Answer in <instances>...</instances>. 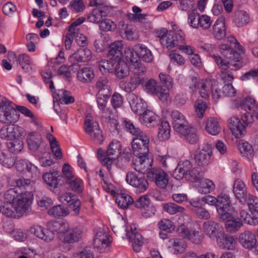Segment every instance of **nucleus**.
I'll use <instances>...</instances> for the list:
<instances>
[{
  "label": "nucleus",
  "mask_w": 258,
  "mask_h": 258,
  "mask_svg": "<svg viewBox=\"0 0 258 258\" xmlns=\"http://www.w3.org/2000/svg\"><path fill=\"white\" fill-rule=\"evenodd\" d=\"M123 43L122 41H116L111 43L109 46V50L107 56L112 60H119L123 55Z\"/></svg>",
  "instance_id": "bb28decb"
},
{
  "label": "nucleus",
  "mask_w": 258,
  "mask_h": 258,
  "mask_svg": "<svg viewBox=\"0 0 258 258\" xmlns=\"http://www.w3.org/2000/svg\"><path fill=\"white\" fill-rule=\"evenodd\" d=\"M219 50L221 54L226 59H223L220 56L215 54H211L210 56L221 69H230L235 71L242 67L241 57L238 52L233 50L232 46L223 44L220 45Z\"/></svg>",
  "instance_id": "f257e3e1"
},
{
  "label": "nucleus",
  "mask_w": 258,
  "mask_h": 258,
  "mask_svg": "<svg viewBox=\"0 0 258 258\" xmlns=\"http://www.w3.org/2000/svg\"><path fill=\"white\" fill-rule=\"evenodd\" d=\"M125 180L127 183L136 188L139 192H144L149 186L147 180L142 175H138L133 171L126 173Z\"/></svg>",
  "instance_id": "9b49d317"
},
{
  "label": "nucleus",
  "mask_w": 258,
  "mask_h": 258,
  "mask_svg": "<svg viewBox=\"0 0 258 258\" xmlns=\"http://www.w3.org/2000/svg\"><path fill=\"white\" fill-rule=\"evenodd\" d=\"M48 214L54 217H64L69 215V212L64 207L57 205L49 210Z\"/></svg>",
  "instance_id": "603ef678"
},
{
  "label": "nucleus",
  "mask_w": 258,
  "mask_h": 258,
  "mask_svg": "<svg viewBox=\"0 0 258 258\" xmlns=\"http://www.w3.org/2000/svg\"><path fill=\"white\" fill-rule=\"evenodd\" d=\"M116 202L119 207L122 209H125L134 203V200L129 195L122 194L117 197Z\"/></svg>",
  "instance_id": "de8ad7c7"
},
{
  "label": "nucleus",
  "mask_w": 258,
  "mask_h": 258,
  "mask_svg": "<svg viewBox=\"0 0 258 258\" xmlns=\"http://www.w3.org/2000/svg\"><path fill=\"white\" fill-rule=\"evenodd\" d=\"M149 137L144 132L135 136L132 146L135 156L146 155L149 153Z\"/></svg>",
  "instance_id": "423d86ee"
},
{
  "label": "nucleus",
  "mask_w": 258,
  "mask_h": 258,
  "mask_svg": "<svg viewBox=\"0 0 258 258\" xmlns=\"http://www.w3.org/2000/svg\"><path fill=\"white\" fill-rule=\"evenodd\" d=\"M204 233L212 240L216 241L224 233L223 227L217 222L208 220L205 222L203 225Z\"/></svg>",
  "instance_id": "4468645a"
},
{
  "label": "nucleus",
  "mask_w": 258,
  "mask_h": 258,
  "mask_svg": "<svg viewBox=\"0 0 258 258\" xmlns=\"http://www.w3.org/2000/svg\"><path fill=\"white\" fill-rule=\"evenodd\" d=\"M225 226L227 232L230 233H234L239 230L242 226L243 223L240 220H238L237 218L233 217L231 214V217L225 220Z\"/></svg>",
  "instance_id": "58836bf2"
},
{
  "label": "nucleus",
  "mask_w": 258,
  "mask_h": 258,
  "mask_svg": "<svg viewBox=\"0 0 258 258\" xmlns=\"http://www.w3.org/2000/svg\"><path fill=\"white\" fill-rule=\"evenodd\" d=\"M238 240L243 247L247 249L253 248L256 243L255 235L249 231H245L240 233Z\"/></svg>",
  "instance_id": "393cba45"
},
{
  "label": "nucleus",
  "mask_w": 258,
  "mask_h": 258,
  "mask_svg": "<svg viewBox=\"0 0 258 258\" xmlns=\"http://www.w3.org/2000/svg\"><path fill=\"white\" fill-rule=\"evenodd\" d=\"M115 74L119 79L125 78L129 75L127 63L123 61H118L115 68Z\"/></svg>",
  "instance_id": "c03bdc74"
},
{
  "label": "nucleus",
  "mask_w": 258,
  "mask_h": 258,
  "mask_svg": "<svg viewBox=\"0 0 258 258\" xmlns=\"http://www.w3.org/2000/svg\"><path fill=\"white\" fill-rule=\"evenodd\" d=\"M130 104L133 111L138 115H142L147 110L145 104L142 103L141 99L136 98V101L133 100Z\"/></svg>",
  "instance_id": "3c124183"
},
{
  "label": "nucleus",
  "mask_w": 258,
  "mask_h": 258,
  "mask_svg": "<svg viewBox=\"0 0 258 258\" xmlns=\"http://www.w3.org/2000/svg\"><path fill=\"white\" fill-rule=\"evenodd\" d=\"M240 107L245 111L254 112L257 108L256 101L251 97H247L241 102Z\"/></svg>",
  "instance_id": "49530a36"
},
{
  "label": "nucleus",
  "mask_w": 258,
  "mask_h": 258,
  "mask_svg": "<svg viewBox=\"0 0 258 258\" xmlns=\"http://www.w3.org/2000/svg\"><path fill=\"white\" fill-rule=\"evenodd\" d=\"M75 35V29L73 28V25H71L69 29L68 32L66 36L64 44L66 49H70Z\"/></svg>",
  "instance_id": "69168bd1"
},
{
  "label": "nucleus",
  "mask_w": 258,
  "mask_h": 258,
  "mask_svg": "<svg viewBox=\"0 0 258 258\" xmlns=\"http://www.w3.org/2000/svg\"><path fill=\"white\" fill-rule=\"evenodd\" d=\"M234 21L237 27H242L249 23V17L246 12L238 11L235 14Z\"/></svg>",
  "instance_id": "a18cd8bd"
},
{
  "label": "nucleus",
  "mask_w": 258,
  "mask_h": 258,
  "mask_svg": "<svg viewBox=\"0 0 258 258\" xmlns=\"http://www.w3.org/2000/svg\"><path fill=\"white\" fill-rule=\"evenodd\" d=\"M158 227L162 231L171 232L174 229L173 222L168 219H162L158 222Z\"/></svg>",
  "instance_id": "e2e57ef3"
},
{
  "label": "nucleus",
  "mask_w": 258,
  "mask_h": 258,
  "mask_svg": "<svg viewBox=\"0 0 258 258\" xmlns=\"http://www.w3.org/2000/svg\"><path fill=\"white\" fill-rule=\"evenodd\" d=\"M126 236L132 242L134 250L137 252L140 251L144 243L143 238L140 233L136 232V228L135 226H134V227L131 226V230L127 231Z\"/></svg>",
  "instance_id": "5701e85b"
},
{
  "label": "nucleus",
  "mask_w": 258,
  "mask_h": 258,
  "mask_svg": "<svg viewBox=\"0 0 258 258\" xmlns=\"http://www.w3.org/2000/svg\"><path fill=\"white\" fill-rule=\"evenodd\" d=\"M67 224V223L52 221L48 223L47 227L50 231L53 233V236L55 233H56L59 238V236L64 232Z\"/></svg>",
  "instance_id": "37998d69"
},
{
  "label": "nucleus",
  "mask_w": 258,
  "mask_h": 258,
  "mask_svg": "<svg viewBox=\"0 0 258 258\" xmlns=\"http://www.w3.org/2000/svg\"><path fill=\"white\" fill-rule=\"evenodd\" d=\"M148 178L154 182L160 188H164L169 182L167 173L160 168L154 167L148 173Z\"/></svg>",
  "instance_id": "ddd939ff"
},
{
  "label": "nucleus",
  "mask_w": 258,
  "mask_h": 258,
  "mask_svg": "<svg viewBox=\"0 0 258 258\" xmlns=\"http://www.w3.org/2000/svg\"><path fill=\"white\" fill-rule=\"evenodd\" d=\"M253 117L258 119V112L254 113L253 112L246 111L242 115L241 119L243 123L247 126L253 122Z\"/></svg>",
  "instance_id": "338daca9"
},
{
  "label": "nucleus",
  "mask_w": 258,
  "mask_h": 258,
  "mask_svg": "<svg viewBox=\"0 0 258 258\" xmlns=\"http://www.w3.org/2000/svg\"><path fill=\"white\" fill-rule=\"evenodd\" d=\"M184 33L180 30L176 33L170 32L166 37L162 38L161 44L163 47L171 49L180 43L184 44Z\"/></svg>",
  "instance_id": "2eb2a0df"
},
{
  "label": "nucleus",
  "mask_w": 258,
  "mask_h": 258,
  "mask_svg": "<svg viewBox=\"0 0 258 258\" xmlns=\"http://www.w3.org/2000/svg\"><path fill=\"white\" fill-rule=\"evenodd\" d=\"M70 188L77 193H81L84 190V183L83 180L79 178L75 177L69 182Z\"/></svg>",
  "instance_id": "5fc2aeb1"
},
{
  "label": "nucleus",
  "mask_w": 258,
  "mask_h": 258,
  "mask_svg": "<svg viewBox=\"0 0 258 258\" xmlns=\"http://www.w3.org/2000/svg\"><path fill=\"white\" fill-rule=\"evenodd\" d=\"M213 34L215 38L221 40L226 36L225 21L223 17L218 18L213 26Z\"/></svg>",
  "instance_id": "2f4dec72"
},
{
  "label": "nucleus",
  "mask_w": 258,
  "mask_h": 258,
  "mask_svg": "<svg viewBox=\"0 0 258 258\" xmlns=\"http://www.w3.org/2000/svg\"><path fill=\"white\" fill-rule=\"evenodd\" d=\"M58 96H59L60 100L62 101L66 104H69L75 101V99L70 91L61 90L59 91Z\"/></svg>",
  "instance_id": "052dcab7"
},
{
  "label": "nucleus",
  "mask_w": 258,
  "mask_h": 258,
  "mask_svg": "<svg viewBox=\"0 0 258 258\" xmlns=\"http://www.w3.org/2000/svg\"><path fill=\"white\" fill-rule=\"evenodd\" d=\"M143 123L148 127H154L160 122L159 117L151 110H147L142 115Z\"/></svg>",
  "instance_id": "f704fd0d"
},
{
  "label": "nucleus",
  "mask_w": 258,
  "mask_h": 258,
  "mask_svg": "<svg viewBox=\"0 0 258 258\" xmlns=\"http://www.w3.org/2000/svg\"><path fill=\"white\" fill-rule=\"evenodd\" d=\"M216 210L220 220L224 221L231 217L228 212L231 206L230 198L228 195L221 192L217 197Z\"/></svg>",
  "instance_id": "39448f33"
},
{
  "label": "nucleus",
  "mask_w": 258,
  "mask_h": 258,
  "mask_svg": "<svg viewBox=\"0 0 258 258\" xmlns=\"http://www.w3.org/2000/svg\"><path fill=\"white\" fill-rule=\"evenodd\" d=\"M84 130L95 144L100 145L103 143L104 137L102 131L97 122L87 116L84 123Z\"/></svg>",
  "instance_id": "20e7f679"
},
{
  "label": "nucleus",
  "mask_w": 258,
  "mask_h": 258,
  "mask_svg": "<svg viewBox=\"0 0 258 258\" xmlns=\"http://www.w3.org/2000/svg\"><path fill=\"white\" fill-rule=\"evenodd\" d=\"M136 158L133 159V167L135 170L139 172L146 174L148 176V173L152 170L153 159L148 157V154L146 155L141 154L139 156H135Z\"/></svg>",
  "instance_id": "f8f14e48"
},
{
  "label": "nucleus",
  "mask_w": 258,
  "mask_h": 258,
  "mask_svg": "<svg viewBox=\"0 0 258 258\" xmlns=\"http://www.w3.org/2000/svg\"><path fill=\"white\" fill-rule=\"evenodd\" d=\"M134 50L139 55L140 58L143 61L150 62L153 59V56L151 51L145 45L143 44L136 45Z\"/></svg>",
  "instance_id": "c9c22d12"
},
{
  "label": "nucleus",
  "mask_w": 258,
  "mask_h": 258,
  "mask_svg": "<svg viewBox=\"0 0 258 258\" xmlns=\"http://www.w3.org/2000/svg\"><path fill=\"white\" fill-rule=\"evenodd\" d=\"M228 126L236 138H241L246 133V126L236 116L231 117L228 120Z\"/></svg>",
  "instance_id": "412c9836"
},
{
  "label": "nucleus",
  "mask_w": 258,
  "mask_h": 258,
  "mask_svg": "<svg viewBox=\"0 0 258 258\" xmlns=\"http://www.w3.org/2000/svg\"><path fill=\"white\" fill-rule=\"evenodd\" d=\"M205 130L211 135H218L221 130L218 119L214 117L208 118L205 121Z\"/></svg>",
  "instance_id": "7c9ffc66"
},
{
  "label": "nucleus",
  "mask_w": 258,
  "mask_h": 258,
  "mask_svg": "<svg viewBox=\"0 0 258 258\" xmlns=\"http://www.w3.org/2000/svg\"><path fill=\"white\" fill-rule=\"evenodd\" d=\"M1 212L3 215L8 217L16 218L18 217V213L15 211L13 204H6L1 207Z\"/></svg>",
  "instance_id": "6e6d98bb"
},
{
  "label": "nucleus",
  "mask_w": 258,
  "mask_h": 258,
  "mask_svg": "<svg viewBox=\"0 0 258 258\" xmlns=\"http://www.w3.org/2000/svg\"><path fill=\"white\" fill-rule=\"evenodd\" d=\"M34 185L35 182L30 179L21 177L15 179L13 185L19 188L20 189L26 190L25 191H30V194H32L35 190Z\"/></svg>",
  "instance_id": "473e14b6"
},
{
  "label": "nucleus",
  "mask_w": 258,
  "mask_h": 258,
  "mask_svg": "<svg viewBox=\"0 0 258 258\" xmlns=\"http://www.w3.org/2000/svg\"><path fill=\"white\" fill-rule=\"evenodd\" d=\"M20 114L12 105L6 101L0 102V122L3 123L16 122L19 119Z\"/></svg>",
  "instance_id": "7ed1b4c3"
},
{
  "label": "nucleus",
  "mask_w": 258,
  "mask_h": 258,
  "mask_svg": "<svg viewBox=\"0 0 258 258\" xmlns=\"http://www.w3.org/2000/svg\"><path fill=\"white\" fill-rule=\"evenodd\" d=\"M58 177V172L56 170H53L52 172L45 173L43 175L44 182L49 186L54 188L57 187Z\"/></svg>",
  "instance_id": "79ce46f5"
},
{
  "label": "nucleus",
  "mask_w": 258,
  "mask_h": 258,
  "mask_svg": "<svg viewBox=\"0 0 258 258\" xmlns=\"http://www.w3.org/2000/svg\"><path fill=\"white\" fill-rule=\"evenodd\" d=\"M99 28L104 31H113L116 29V26L111 20L106 19L100 22Z\"/></svg>",
  "instance_id": "0e129e2a"
},
{
  "label": "nucleus",
  "mask_w": 258,
  "mask_h": 258,
  "mask_svg": "<svg viewBox=\"0 0 258 258\" xmlns=\"http://www.w3.org/2000/svg\"><path fill=\"white\" fill-rule=\"evenodd\" d=\"M191 164L188 160L180 162L175 169L173 175L175 178L178 180L182 179L185 175L189 174L194 179V176L197 175L194 169L191 170Z\"/></svg>",
  "instance_id": "6ab92c4d"
},
{
  "label": "nucleus",
  "mask_w": 258,
  "mask_h": 258,
  "mask_svg": "<svg viewBox=\"0 0 258 258\" xmlns=\"http://www.w3.org/2000/svg\"><path fill=\"white\" fill-rule=\"evenodd\" d=\"M24 134V128L18 125H9L3 127L0 130V138L7 140L19 139Z\"/></svg>",
  "instance_id": "dca6fc26"
},
{
  "label": "nucleus",
  "mask_w": 258,
  "mask_h": 258,
  "mask_svg": "<svg viewBox=\"0 0 258 258\" xmlns=\"http://www.w3.org/2000/svg\"><path fill=\"white\" fill-rule=\"evenodd\" d=\"M124 56L126 61L132 65H139L140 57L134 49L126 48L124 50Z\"/></svg>",
  "instance_id": "09e8293b"
},
{
  "label": "nucleus",
  "mask_w": 258,
  "mask_h": 258,
  "mask_svg": "<svg viewBox=\"0 0 258 258\" xmlns=\"http://www.w3.org/2000/svg\"><path fill=\"white\" fill-rule=\"evenodd\" d=\"M33 194L30 191L22 192L16 198L13 204L15 211L18 217L22 216L24 214L27 213L31 209L30 204Z\"/></svg>",
  "instance_id": "0eeeda50"
},
{
  "label": "nucleus",
  "mask_w": 258,
  "mask_h": 258,
  "mask_svg": "<svg viewBox=\"0 0 258 258\" xmlns=\"http://www.w3.org/2000/svg\"><path fill=\"white\" fill-rule=\"evenodd\" d=\"M192 83L195 91L198 90L199 93L203 98L208 99L211 93L212 85L215 83V80L205 79L197 82L196 79H193Z\"/></svg>",
  "instance_id": "a211bd4d"
},
{
  "label": "nucleus",
  "mask_w": 258,
  "mask_h": 258,
  "mask_svg": "<svg viewBox=\"0 0 258 258\" xmlns=\"http://www.w3.org/2000/svg\"><path fill=\"white\" fill-rule=\"evenodd\" d=\"M183 130V132H179L178 133L184 136L188 142L190 144H194L198 142L199 136L196 128L189 124L187 127H185Z\"/></svg>",
  "instance_id": "72a5a7b5"
},
{
  "label": "nucleus",
  "mask_w": 258,
  "mask_h": 258,
  "mask_svg": "<svg viewBox=\"0 0 258 258\" xmlns=\"http://www.w3.org/2000/svg\"><path fill=\"white\" fill-rule=\"evenodd\" d=\"M233 191L235 197L240 202L247 199V189L245 183L240 179L235 180L233 186Z\"/></svg>",
  "instance_id": "c85d7f7f"
},
{
  "label": "nucleus",
  "mask_w": 258,
  "mask_h": 258,
  "mask_svg": "<svg viewBox=\"0 0 258 258\" xmlns=\"http://www.w3.org/2000/svg\"><path fill=\"white\" fill-rule=\"evenodd\" d=\"M31 232L38 238L47 242H50L54 238L53 233L49 229H45L42 226L35 225L31 228Z\"/></svg>",
  "instance_id": "a878e982"
},
{
  "label": "nucleus",
  "mask_w": 258,
  "mask_h": 258,
  "mask_svg": "<svg viewBox=\"0 0 258 258\" xmlns=\"http://www.w3.org/2000/svg\"><path fill=\"white\" fill-rule=\"evenodd\" d=\"M110 94L97 93L96 100L99 109L103 113L110 114V110L106 107L107 101L110 96Z\"/></svg>",
  "instance_id": "4c0bfd02"
},
{
  "label": "nucleus",
  "mask_w": 258,
  "mask_h": 258,
  "mask_svg": "<svg viewBox=\"0 0 258 258\" xmlns=\"http://www.w3.org/2000/svg\"><path fill=\"white\" fill-rule=\"evenodd\" d=\"M123 124L126 131L134 137L143 132L137 124H134L131 120H124Z\"/></svg>",
  "instance_id": "864d4df0"
},
{
  "label": "nucleus",
  "mask_w": 258,
  "mask_h": 258,
  "mask_svg": "<svg viewBox=\"0 0 258 258\" xmlns=\"http://www.w3.org/2000/svg\"><path fill=\"white\" fill-rule=\"evenodd\" d=\"M212 155V146L211 144H206L203 149H199L194 154V160L196 165L200 167L207 166L210 163L211 157Z\"/></svg>",
  "instance_id": "9d476101"
},
{
  "label": "nucleus",
  "mask_w": 258,
  "mask_h": 258,
  "mask_svg": "<svg viewBox=\"0 0 258 258\" xmlns=\"http://www.w3.org/2000/svg\"><path fill=\"white\" fill-rule=\"evenodd\" d=\"M216 242L220 248L231 250L235 249L237 244L236 238L232 235H226L224 231Z\"/></svg>",
  "instance_id": "b1692460"
},
{
  "label": "nucleus",
  "mask_w": 258,
  "mask_h": 258,
  "mask_svg": "<svg viewBox=\"0 0 258 258\" xmlns=\"http://www.w3.org/2000/svg\"><path fill=\"white\" fill-rule=\"evenodd\" d=\"M83 232L82 228L71 227L68 223L64 232L59 236V239L64 243H74L79 241Z\"/></svg>",
  "instance_id": "1a4fd4ad"
},
{
  "label": "nucleus",
  "mask_w": 258,
  "mask_h": 258,
  "mask_svg": "<svg viewBox=\"0 0 258 258\" xmlns=\"http://www.w3.org/2000/svg\"><path fill=\"white\" fill-rule=\"evenodd\" d=\"M108 78L105 76L99 77L95 83V88L98 93L110 94V86Z\"/></svg>",
  "instance_id": "a19ab883"
},
{
  "label": "nucleus",
  "mask_w": 258,
  "mask_h": 258,
  "mask_svg": "<svg viewBox=\"0 0 258 258\" xmlns=\"http://www.w3.org/2000/svg\"><path fill=\"white\" fill-rule=\"evenodd\" d=\"M200 171L194 176L193 182H195L198 191L203 194H210L215 189V185L214 182L208 178H200L199 176Z\"/></svg>",
  "instance_id": "f3484780"
},
{
  "label": "nucleus",
  "mask_w": 258,
  "mask_h": 258,
  "mask_svg": "<svg viewBox=\"0 0 258 258\" xmlns=\"http://www.w3.org/2000/svg\"><path fill=\"white\" fill-rule=\"evenodd\" d=\"M94 76L93 70L88 67L80 69L77 74V79L83 83L90 82L94 78Z\"/></svg>",
  "instance_id": "e433bc0d"
},
{
  "label": "nucleus",
  "mask_w": 258,
  "mask_h": 258,
  "mask_svg": "<svg viewBox=\"0 0 258 258\" xmlns=\"http://www.w3.org/2000/svg\"><path fill=\"white\" fill-rule=\"evenodd\" d=\"M195 108L196 112L199 118L204 117L205 112L207 108V105L202 100H197L195 102Z\"/></svg>",
  "instance_id": "680f3d73"
},
{
  "label": "nucleus",
  "mask_w": 258,
  "mask_h": 258,
  "mask_svg": "<svg viewBox=\"0 0 258 258\" xmlns=\"http://www.w3.org/2000/svg\"><path fill=\"white\" fill-rule=\"evenodd\" d=\"M164 210L168 213L173 215L177 213H182L184 208L173 203H168L164 205Z\"/></svg>",
  "instance_id": "bf43d9fd"
},
{
  "label": "nucleus",
  "mask_w": 258,
  "mask_h": 258,
  "mask_svg": "<svg viewBox=\"0 0 258 258\" xmlns=\"http://www.w3.org/2000/svg\"><path fill=\"white\" fill-rule=\"evenodd\" d=\"M121 153L120 143L116 140H113L109 144L106 152L101 149L98 150V158L102 160L107 166L110 165L112 161L115 160Z\"/></svg>",
  "instance_id": "f03ea898"
},
{
  "label": "nucleus",
  "mask_w": 258,
  "mask_h": 258,
  "mask_svg": "<svg viewBox=\"0 0 258 258\" xmlns=\"http://www.w3.org/2000/svg\"><path fill=\"white\" fill-rule=\"evenodd\" d=\"M158 138L161 141L169 139L170 136V126L167 121H162L159 124Z\"/></svg>",
  "instance_id": "ea45409f"
},
{
  "label": "nucleus",
  "mask_w": 258,
  "mask_h": 258,
  "mask_svg": "<svg viewBox=\"0 0 258 258\" xmlns=\"http://www.w3.org/2000/svg\"><path fill=\"white\" fill-rule=\"evenodd\" d=\"M7 147L11 152L17 154L23 149V142L17 139L12 142H8Z\"/></svg>",
  "instance_id": "4d7b16f0"
},
{
  "label": "nucleus",
  "mask_w": 258,
  "mask_h": 258,
  "mask_svg": "<svg viewBox=\"0 0 258 258\" xmlns=\"http://www.w3.org/2000/svg\"><path fill=\"white\" fill-rule=\"evenodd\" d=\"M109 243V237L102 228L97 229L94 239V246L98 249L105 248Z\"/></svg>",
  "instance_id": "cd10ccee"
},
{
  "label": "nucleus",
  "mask_w": 258,
  "mask_h": 258,
  "mask_svg": "<svg viewBox=\"0 0 258 258\" xmlns=\"http://www.w3.org/2000/svg\"><path fill=\"white\" fill-rule=\"evenodd\" d=\"M27 141L30 149L32 151H36L40 146L42 136L38 132H30L28 134Z\"/></svg>",
  "instance_id": "c756f323"
},
{
  "label": "nucleus",
  "mask_w": 258,
  "mask_h": 258,
  "mask_svg": "<svg viewBox=\"0 0 258 258\" xmlns=\"http://www.w3.org/2000/svg\"><path fill=\"white\" fill-rule=\"evenodd\" d=\"M20 65L25 72L28 71L32 64L30 56L26 54H20L18 57Z\"/></svg>",
  "instance_id": "13d9d810"
},
{
  "label": "nucleus",
  "mask_w": 258,
  "mask_h": 258,
  "mask_svg": "<svg viewBox=\"0 0 258 258\" xmlns=\"http://www.w3.org/2000/svg\"><path fill=\"white\" fill-rule=\"evenodd\" d=\"M173 247L175 251L182 253L187 247L185 241L183 239H171L169 240V247Z\"/></svg>",
  "instance_id": "8fccbe9b"
},
{
  "label": "nucleus",
  "mask_w": 258,
  "mask_h": 258,
  "mask_svg": "<svg viewBox=\"0 0 258 258\" xmlns=\"http://www.w3.org/2000/svg\"><path fill=\"white\" fill-rule=\"evenodd\" d=\"M173 128L177 133L183 132V129L187 127L189 123L185 116L179 111L174 110L170 113Z\"/></svg>",
  "instance_id": "aec40b11"
},
{
  "label": "nucleus",
  "mask_w": 258,
  "mask_h": 258,
  "mask_svg": "<svg viewBox=\"0 0 258 258\" xmlns=\"http://www.w3.org/2000/svg\"><path fill=\"white\" fill-rule=\"evenodd\" d=\"M19 195L15 188H10L5 192L4 199L8 203L14 204Z\"/></svg>",
  "instance_id": "774afa93"
},
{
  "label": "nucleus",
  "mask_w": 258,
  "mask_h": 258,
  "mask_svg": "<svg viewBox=\"0 0 258 258\" xmlns=\"http://www.w3.org/2000/svg\"><path fill=\"white\" fill-rule=\"evenodd\" d=\"M92 58V52L87 48L78 49L69 58V61L72 64H75L79 62H88Z\"/></svg>",
  "instance_id": "4be33fe9"
},
{
  "label": "nucleus",
  "mask_w": 258,
  "mask_h": 258,
  "mask_svg": "<svg viewBox=\"0 0 258 258\" xmlns=\"http://www.w3.org/2000/svg\"><path fill=\"white\" fill-rule=\"evenodd\" d=\"M145 90L148 93L156 95L164 103H166L169 99V91L158 85L154 79H150L146 82Z\"/></svg>",
  "instance_id": "6e6552de"
}]
</instances>
